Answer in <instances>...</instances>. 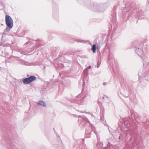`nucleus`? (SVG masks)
<instances>
[{"mask_svg": "<svg viewBox=\"0 0 149 149\" xmlns=\"http://www.w3.org/2000/svg\"><path fill=\"white\" fill-rule=\"evenodd\" d=\"M97 145L98 147L102 148L103 147V143L101 142L98 141Z\"/></svg>", "mask_w": 149, "mask_h": 149, "instance_id": "obj_10", "label": "nucleus"}, {"mask_svg": "<svg viewBox=\"0 0 149 149\" xmlns=\"http://www.w3.org/2000/svg\"><path fill=\"white\" fill-rule=\"evenodd\" d=\"M137 12L138 13V15H139V13H138V11H137Z\"/></svg>", "mask_w": 149, "mask_h": 149, "instance_id": "obj_19", "label": "nucleus"}, {"mask_svg": "<svg viewBox=\"0 0 149 149\" xmlns=\"http://www.w3.org/2000/svg\"><path fill=\"white\" fill-rule=\"evenodd\" d=\"M37 105H40L43 107H45L46 106V103L42 101H40L39 102H37Z\"/></svg>", "mask_w": 149, "mask_h": 149, "instance_id": "obj_6", "label": "nucleus"}, {"mask_svg": "<svg viewBox=\"0 0 149 149\" xmlns=\"http://www.w3.org/2000/svg\"><path fill=\"white\" fill-rule=\"evenodd\" d=\"M143 44L142 43H138L134 46L136 53L141 57L145 53V51L143 50Z\"/></svg>", "mask_w": 149, "mask_h": 149, "instance_id": "obj_1", "label": "nucleus"}, {"mask_svg": "<svg viewBox=\"0 0 149 149\" xmlns=\"http://www.w3.org/2000/svg\"><path fill=\"white\" fill-rule=\"evenodd\" d=\"M92 50L93 53H95L96 52V47L95 44H94L92 47Z\"/></svg>", "mask_w": 149, "mask_h": 149, "instance_id": "obj_8", "label": "nucleus"}, {"mask_svg": "<svg viewBox=\"0 0 149 149\" xmlns=\"http://www.w3.org/2000/svg\"><path fill=\"white\" fill-rule=\"evenodd\" d=\"M103 84L104 86L106 85H107V83L105 82H104L103 83Z\"/></svg>", "mask_w": 149, "mask_h": 149, "instance_id": "obj_12", "label": "nucleus"}, {"mask_svg": "<svg viewBox=\"0 0 149 149\" xmlns=\"http://www.w3.org/2000/svg\"><path fill=\"white\" fill-rule=\"evenodd\" d=\"M23 82L24 84H28L30 83L28 77L24 79L23 81Z\"/></svg>", "mask_w": 149, "mask_h": 149, "instance_id": "obj_7", "label": "nucleus"}, {"mask_svg": "<svg viewBox=\"0 0 149 149\" xmlns=\"http://www.w3.org/2000/svg\"><path fill=\"white\" fill-rule=\"evenodd\" d=\"M30 83L36 79V77L34 76H31L28 77Z\"/></svg>", "mask_w": 149, "mask_h": 149, "instance_id": "obj_5", "label": "nucleus"}, {"mask_svg": "<svg viewBox=\"0 0 149 149\" xmlns=\"http://www.w3.org/2000/svg\"><path fill=\"white\" fill-rule=\"evenodd\" d=\"M6 24L7 26L10 28H12L13 26V21L11 17L9 15H6L5 18Z\"/></svg>", "mask_w": 149, "mask_h": 149, "instance_id": "obj_3", "label": "nucleus"}, {"mask_svg": "<svg viewBox=\"0 0 149 149\" xmlns=\"http://www.w3.org/2000/svg\"><path fill=\"white\" fill-rule=\"evenodd\" d=\"M89 8L93 11L96 12H102L104 10H103L102 7L97 3H92V6H90Z\"/></svg>", "mask_w": 149, "mask_h": 149, "instance_id": "obj_2", "label": "nucleus"}, {"mask_svg": "<svg viewBox=\"0 0 149 149\" xmlns=\"http://www.w3.org/2000/svg\"><path fill=\"white\" fill-rule=\"evenodd\" d=\"M77 42H83V40H77Z\"/></svg>", "mask_w": 149, "mask_h": 149, "instance_id": "obj_11", "label": "nucleus"}, {"mask_svg": "<svg viewBox=\"0 0 149 149\" xmlns=\"http://www.w3.org/2000/svg\"><path fill=\"white\" fill-rule=\"evenodd\" d=\"M11 28L7 26L6 28L4 30L3 34H5L6 33L8 32Z\"/></svg>", "mask_w": 149, "mask_h": 149, "instance_id": "obj_9", "label": "nucleus"}, {"mask_svg": "<svg viewBox=\"0 0 149 149\" xmlns=\"http://www.w3.org/2000/svg\"><path fill=\"white\" fill-rule=\"evenodd\" d=\"M44 68V69H45V67Z\"/></svg>", "mask_w": 149, "mask_h": 149, "instance_id": "obj_22", "label": "nucleus"}, {"mask_svg": "<svg viewBox=\"0 0 149 149\" xmlns=\"http://www.w3.org/2000/svg\"><path fill=\"white\" fill-rule=\"evenodd\" d=\"M97 139L98 140H99V139H98V137L97 136Z\"/></svg>", "mask_w": 149, "mask_h": 149, "instance_id": "obj_20", "label": "nucleus"}, {"mask_svg": "<svg viewBox=\"0 0 149 149\" xmlns=\"http://www.w3.org/2000/svg\"><path fill=\"white\" fill-rule=\"evenodd\" d=\"M88 71V68H86L85 70H84V71Z\"/></svg>", "mask_w": 149, "mask_h": 149, "instance_id": "obj_16", "label": "nucleus"}, {"mask_svg": "<svg viewBox=\"0 0 149 149\" xmlns=\"http://www.w3.org/2000/svg\"><path fill=\"white\" fill-rule=\"evenodd\" d=\"M110 145V142L109 141H108V143L107 144V146H109Z\"/></svg>", "mask_w": 149, "mask_h": 149, "instance_id": "obj_13", "label": "nucleus"}, {"mask_svg": "<svg viewBox=\"0 0 149 149\" xmlns=\"http://www.w3.org/2000/svg\"><path fill=\"white\" fill-rule=\"evenodd\" d=\"M138 75L140 78L143 80H145L149 81V72L147 71L144 73L143 74H142L141 72H139Z\"/></svg>", "mask_w": 149, "mask_h": 149, "instance_id": "obj_4", "label": "nucleus"}, {"mask_svg": "<svg viewBox=\"0 0 149 149\" xmlns=\"http://www.w3.org/2000/svg\"><path fill=\"white\" fill-rule=\"evenodd\" d=\"M131 115L132 116H134V114L132 113L131 114Z\"/></svg>", "mask_w": 149, "mask_h": 149, "instance_id": "obj_15", "label": "nucleus"}, {"mask_svg": "<svg viewBox=\"0 0 149 149\" xmlns=\"http://www.w3.org/2000/svg\"><path fill=\"white\" fill-rule=\"evenodd\" d=\"M91 68V66H89L88 67V69H90Z\"/></svg>", "mask_w": 149, "mask_h": 149, "instance_id": "obj_18", "label": "nucleus"}, {"mask_svg": "<svg viewBox=\"0 0 149 149\" xmlns=\"http://www.w3.org/2000/svg\"><path fill=\"white\" fill-rule=\"evenodd\" d=\"M125 10V8H124V10Z\"/></svg>", "mask_w": 149, "mask_h": 149, "instance_id": "obj_23", "label": "nucleus"}, {"mask_svg": "<svg viewBox=\"0 0 149 149\" xmlns=\"http://www.w3.org/2000/svg\"><path fill=\"white\" fill-rule=\"evenodd\" d=\"M99 67V65H98V66H97V68H98Z\"/></svg>", "mask_w": 149, "mask_h": 149, "instance_id": "obj_21", "label": "nucleus"}, {"mask_svg": "<svg viewBox=\"0 0 149 149\" xmlns=\"http://www.w3.org/2000/svg\"><path fill=\"white\" fill-rule=\"evenodd\" d=\"M127 121H125L124 122V124L125 125H127Z\"/></svg>", "mask_w": 149, "mask_h": 149, "instance_id": "obj_14", "label": "nucleus"}, {"mask_svg": "<svg viewBox=\"0 0 149 149\" xmlns=\"http://www.w3.org/2000/svg\"><path fill=\"white\" fill-rule=\"evenodd\" d=\"M2 3V1L1 0H0V4H1Z\"/></svg>", "mask_w": 149, "mask_h": 149, "instance_id": "obj_17", "label": "nucleus"}]
</instances>
